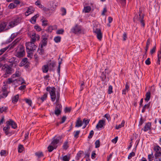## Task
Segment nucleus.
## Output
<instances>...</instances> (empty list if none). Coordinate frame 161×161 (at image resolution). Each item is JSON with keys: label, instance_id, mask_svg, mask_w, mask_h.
Wrapping results in <instances>:
<instances>
[{"label": "nucleus", "instance_id": "8", "mask_svg": "<svg viewBox=\"0 0 161 161\" xmlns=\"http://www.w3.org/2000/svg\"><path fill=\"white\" fill-rule=\"evenodd\" d=\"M15 81H16L18 83V81H21V84L25 83L24 80L21 78H18L15 80L13 79L12 78H8L7 82L8 83L10 84L11 83L14 82Z\"/></svg>", "mask_w": 161, "mask_h": 161}, {"label": "nucleus", "instance_id": "32", "mask_svg": "<svg viewBox=\"0 0 161 161\" xmlns=\"http://www.w3.org/2000/svg\"><path fill=\"white\" fill-rule=\"evenodd\" d=\"M27 50V56L28 58H31L33 56V53L32 52L34 51V50Z\"/></svg>", "mask_w": 161, "mask_h": 161}, {"label": "nucleus", "instance_id": "48", "mask_svg": "<svg viewBox=\"0 0 161 161\" xmlns=\"http://www.w3.org/2000/svg\"><path fill=\"white\" fill-rule=\"evenodd\" d=\"M7 109V108L5 107H0V113H2L3 112L6 111Z\"/></svg>", "mask_w": 161, "mask_h": 161}, {"label": "nucleus", "instance_id": "6", "mask_svg": "<svg viewBox=\"0 0 161 161\" xmlns=\"http://www.w3.org/2000/svg\"><path fill=\"white\" fill-rule=\"evenodd\" d=\"M72 32L75 33V34H83L84 31L81 29V28L78 26H76L75 27L72 29Z\"/></svg>", "mask_w": 161, "mask_h": 161}, {"label": "nucleus", "instance_id": "64", "mask_svg": "<svg viewBox=\"0 0 161 161\" xmlns=\"http://www.w3.org/2000/svg\"><path fill=\"white\" fill-rule=\"evenodd\" d=\"M104 117L106 118L108 121H109L110 119V117L109 115L108 114H106L104 115Z\"/></svg>", "mask_w": 161, "mask_h": 161}, {"label": "nucleus", "instance_id": "46", "mask_svg": "<svg viewBox=\"0 0 161 161\" xmlns=\"http://www.w3.org/2000/svg\"><path fill=\"white\" fill-rule=\"evenodd\" d=\"M26 103H27L30 106H31L32 104V102L31 100L27 98L25 99Z\"/></svg>", "mask_w": 161, "mask_h": 161}, {"label": "nucleus", "instance_id": "2", "mask_svg": "<svg viewBox=\"0 0 161 161\" xmlns=\"http://www.w3.org/2000/svg\"><path fill=\"white\" fill-rule=\"evenodd\" d=\"M22 18L19 17L13 18L12 21L9 22L8 26L10 28H13L19 24L21 21Z\"/></svg>", "mask_w": 161, "mask_h": 161}, {"label": "nucleus", "instance_id": "15", "mask_svg": "<svg viewBox=\"0 0 161 161\" xmlns=\"http://www.w3.org/2000/svg\"><path fill=\"white\" fill-rule=\"evenodd\" d=\"M152 124L151 122H148L146 123L143 128L142 130H143L144 132H146L151 129Z\"/></svg>", "mask_w": 161, "mask_h": 161}, {"label": "nucleus", "instance_id": "41", "mask_svg": "<svg viewBox=\"0 0 161 161\" xmlns=\"http://www.w3.org/2000/svg\"><path fill=\"white\" fill-rule=\"evenodd\" d=\"M18 152L19 153H21L23 151L24 149V147L23 146V145L21 144L19 145L18 147Z\"/></svg>", "mask_w": 161, "mask_h": 161}, {"label": "nucleus", "instance_id": "61", "mask_svg": "<svg viewBox=\"0 0 161 161\" xmlns=\"http://www.w3.org/2000/svg\"><path fill=\"white\" fill-rule=\"evenodd\" d=\"M64 32V30L63 29H61L58 30L57 31L56 33L58 34H62Z\"/></svg>", "mask_w": 161, "mask_h": 161}, {"label": "nucleus", "instance_id": "49", "mask_svg": "<svg viewBox=\"0 0 161 161\" xmlns=\"http://www.w3.org/2000/svg\"><path fill=\"white\" fill-rule=\"evenodd\" d=\"M50 9L53 11L54 10L56 7V6L55 5H53V2H52L50 3Z\"/></svg>", "mask_w": 161, "mask_h": 161}, {"label": "nucleus", "instance_id": "36", "mask_svg": "<svg viewBox=\"0 0 161 161\" xmlns=\"http://www.w3.org/2000/svg\"><path fill=\"white\" fill-rule=\"evenodd\" d=\"M42 25L43 26H46L48 25V21L46 19H42L41 20Z\"/></svg>", "mask_w": 161, "mask_h": 161}, {"label": "nucleus", "instance_id": "43", "mask_svg": "<svg viewBox=\"0 0 161 161\" xmlns=\"http://www.w3.org/2000/svg\"><path fill=\"white\" fill-rule=\"evenodd\" d=\"M69 157L66 155L63 156L61 159L63 161H69Z\"/></svg>", "mask_w": 161, "mask_h": 161}, {"label": "nucleus", "instance_id": "60", "mask_svg": "<svg viewBox=\"0 0 161 161\" xmlns=\"http://www.w3.org/2000/svg\"><path fill=\"white\" fill-rule=\"evenodd\" d=\"M156 50V47L155 46H154L152 49L150 51V53L151 54H153V53H154L155 52Z\"/></svg>", "mask_w": 161, "mask_h": 161}, {"label": "nucleus", "instance_id": "1", "mask_svg": "<svg viewBox=\"0 0 161 161\" xmlns=\"http://www.w3.org/2000/svg\"><path fill=\"white\" fill-rule=\"evenodd\" d=\"M25 54L24 47L22 45L19 46L16 51L15 56L18 58H21L23 57Z\"/></svg>", "mask_w": 161, "mask_h": 161}, {"label": "nucleus", "instance_id": "53", "mask_svg": "<svg viewBox=\"0 0 161 161\" xmlns=\"http://www.w3.org/2000/svg\"><path fill=\"white\" fill-rule=\"evenodd\" d=\"M135 153L134 152H132L130 153L128 156V158L129 159H130L132 158V157L134 156H135Z\"/></svg>", "mask_w": 161, "mask_h": 161}, {"label": "nucleus", "instance_id": "28", "mask_svg": "<svg viewBox=\"0 0 161 161\" xmlns=\"http://www.w3.org/2000/svg\"><path fill=\"white\" fill-rule=\"evenodd\" d=\"M5 135L8 136H10L14 133L13 131H11L10 130H3Z\"/></svg>", "mask_w": 161, "mask_h": 161}, {"label": "nucleus", "instance_id": "58", "mask_svg": "<svg viewBox=\"0 0 161 161\" xmlns=\"http://www.w3.org/2000/svg\"><path fill=\"white\" fill-rule=\"evenodd\" d=\"M53 28L52 26H49L47 30H46L47 32H52L53 30Z\"/></svg>", "mask_w": 161, "mask_h": 161}, {"label": "nucleus", "instance_id": "7", "mask_svg": "<svg viewBox=\"0 0 161 161\" xmlns=\"http://www.w3.org/2000/svg\"><path fill=\"white\" fill-rule=\"evenodd\" d=\"M61 140V138L59 136H55L52 139L51 144L56 148L57 147V144Z\"/></svg>", "mask_w": 161, "mask_h": 161}, {"label": "nucleus", "instance_id": "42", "mask_svg": "<svg viewBox=\"0 0 161 161\" xmlns=\"http://www.w3.org/2000/svg\"><path fill=\"white\" fill-rule=\"evenodd\" d=\"M68 147V142L67 141L64 142L63 146V148L64 149L66 150Z\"/></svg>", "mask_w": 161, "mask_h": 161}, {"label": "nucleus", "instance_id": "37", "mask_svg": "<svg viewBox=\"0 0 161 161\" xmlns=\"http://www.w3.org/2000/svg\"><path fill=\"white\" fill-rule=\"evenodd\" d=\"M125 121L124 120L122 121L121 123L119 125H116L115 127V128L116 129H118L119 128L123 127L125 125Z\"/></svg>", "mask_w": 161, "mask_h": 161}, {"label": "nucleus", "instance_id": "52", "mask_svg": "<svg viewBox=\"0 0 161 161\" xmlns=\"http://www.w3.org/2000/svg\"><path fill=\"white\" fill-rule=\"evenodd\" d=\"M35 4L36 5L38 6L39 8H42L43 7V6L41 3L39 1H37L35 3Z\"/></svg>", "mask_w": 161, "mask_h": 161}, {"label": "nucleus", "instance_id": "27", "mask_svg": "<svg viewBox=\"0 0 161 161\" xmlns=\"http://www.w3.org/2000/svg\"><path fill=\"white\" fill-rule=\"evenodd\" d=\"M19 98V95L17 94L12 98V102L13 103L15 104L17 102Z\"/></svg>", "mask_w": 161, "mask_h": 161}, {"label": "nucleus", "instance_id": "57", "mask_svg": "<svg viewBox=\"0 0 161 161\" xmlns=\"http://www.w3.org/2000/svg\"><path fill=\"white\" fill-rule=\"evenodd\" d=\"M82 154V152L80 151L77 154V156L76 157V159L77 160H79L80 159V158L81 156V154Z\"/></svg>", "mask_w": 161, "mask_h": 161}, {"label": "nucleus", "instance_id": "25", "mask_svg": "<svg viewBox=\"0 0 161 161\" xmlns=\"http://www.w3.org/2000/svg\"><path fill=\"white\" fill-rule=\"evenodd\" d=\"M39 16V15L38 14H37L32 17L30 20V21L32 24H35L36 23V19Z\"/></svg>", "mask_w": 161, "mask_h": 161}, {"label": "nucleus", "instance_id": "50", "mask_svg": "<svg viewBox=\"0 0 161 161\" xmlns=\"http://www.w3.org/2000/svg\"><path fill=\"white\" fill-rule=\"evenodd\" d=\"M112 90H113L112 86L111 85H110L108 87V94H111V93H112L113 92Z\"/></svg>", "mask_w": 161, "mask_h": 161}, {"label": "nucleus", "instance_id": "26", "mask_svg": "<svg viewBox=\"0 0 161 161\" xmlns=\"http://www.w3.org/2000/svg\"><path fill=\"white\" fill-rule=\"evenodd\" d=\"M42 70L43 72L46 73L49 70V67L48 64L42 66Z\"/></svg>", "mask_w": 161, "mask_h": 161}, {"label": "nucleus", "instance_id": "17", "mask_svg": "<svg viewBox=\"0 0 161 161\" xmlns=\"http://www.w3.org/2000/svg\"><path fill=\"white\" fill-rule=\"evenodd\" d=\"M34 10V9L32 7H29L25 13V15L26 16H27L29 14L33 13Z\"/></svg>", "mask_w": 161, "mask_h": 161}, {"label": "nucleus", "instance_id": "18", "mask_svg": "<svg viewBox=\"0 0 161 161\" xmlns=\"http://www.w3.org/2000/svg\"><path fill=\"white\" fill-rule=\"evenodd\" d=\"M4 69L7 74H10L12 73V68L9 65H5Z\"/></svg>", "mask_w": 161, "mask_h": 161}, {"label": "nucleus", "instance_id": "21", "mask_svg": "<svg viewBox=\"0 0 161 161\" xmlns=\"http://www.w3.org/2000/svg\"><path fill=\"white\" fill-rule=\"evenodd\" d=\"M8 122L10 123V125L11 126L12 128L15 129L17 127V124L12 119H10Z\"/></svg>", "mask_w": 161, "mask_h": 161}, {"label": "nucleus", "instance_id": "47", "mask_svg": "<svg viewBox=\"0 0 161 161\" xmlns=\"http://www.w3.org/2000/svg\"><path fill=\"white\" fill-rule=\"evenodd\" d=\"M95 148H97L100 146V142L99 140H97L95 143Z\"/></svg>", "mask_w": 161, "mask_h": 161}, {"label": "nucleus", "instance_id": "44", "mask_svg": "<svg viewBox=\"0 0 161 161\" xmlns=\"http://www.w3.org/2000/svg\"><path fill=\"white\" fill-rule=\"evenodd\" d=\"M16 7V5L14 3H10L8 6V8L9 9H13L15 8Z\"/></svg>", "mask_w": 161, "mask_h": 161}, {"label": "nucleus", "instance_id": "35", "mask_svg": "<svg viewBox=\"0 0 161 161\" xmlns=\"http://www.w3.org/2000/svg\"><path fill=\"white\" fill-rule=\"evenodd\" d=\"M16 58L15 57H12L8 59V62L12 63V65L14 64L15 63V62H16L15 61Z\"/></svg>", "mask_w": 161, "mask_h": 161}, {"label": "nucleus", "instance_id": "20", "mask_svg": "<svg viewBox=\"0 0 161 161\" xmlns=\"http://www.w3.org/2000/svg\"><path fill=\"white\" fill-rule=\"evenodd\" d=\"M47 93H46L44 94L41 97H39L37 98L38 101H41V103H42L45 100L47 99Z\"/></svg>", "mask_w": 161, "mask_h": 161}, {"label": "nucleus", "instance_id": "11", "mask_svg": "<svg viewBox=\"0 0 161 161\" xmlns=\"http://www.w3.org/2000/svg\"><path fill=\"white\" fill-rule=\"evenodd\" d=\"M7 23L5 22H2L0 23V32L6 31L10 28L7 27Z\"/></svg>", "mask_w": 161, "mask_h": 161}, {"label": "nucleus", "instance_id": "59", "mask_svg": "<svg viewBox=\"0 0 161 161\" xmlns=\"http://www.w3.org/2000/svg\"><path fill=\"white\" fill-rule=\"evenodd\" d=\"M34 28L38 31H40L41 30V27L38 25H36L34 27Z\"/></svg>", "mask_w": 161, "mask_h": 161}, {"label": "nucleus", "instance_id": "12", "mask_svg": "<svg viewBox=\"0 0 161 161\" xmlns=\"http://www.w3.org/2000/svg\"><path fill=\"white\" fill-rule=\"evenodd\" d=\"M105 124V120L102 119L99 121L96 126V128L97 129L101 128L104 126Z\"/></svg>", "mask_w": 161, "mask_h": 161}, {"label": "nucleus", "instance_id": "62", "mask_svg": "<svg viewBox=\"0 0 161 161\" xmlns=\"http://www.w3.org/2000/svg\"><path fill=\"white\" fill-rule=\"evenodd\" d=\"M94 131L93 130H92L90 131L89 134L88 136V138L89 139H90L92 138V136L94 134Z\"/></svg>", "mask_w": 161, "mask_h": 161}, {"label": "nucleus", "instance_id": "56", "mask_svg": "<svg viewBox=\"0 0 161 161\" xmlns=\"http://www.w3.org/2000/svg\"><path fill=\"white\" fill-rule=\"evenodd\" d=\"M100 77L101 79V80L102 81H104L106 78V76L105 74L104 73H102L101 74V76H100Z\"/></svg>", "mask_w": 161, "mask_h": 161}, {"label": "nucleus", "instance_id": "34", "mask_svg": "<svg viewBox=\"0 0 161 161\" xmlns=\"http://www.w3.org/2000/svg\"><path fill=\"white\" fill-rule=\"evenodd\" d=\"M151 94L150 92H147L146 94V98L145 100L147 102H148L150 99L151 97Z\"/></svg>", "mask_w": 161, "mask_h": 161}, {"label": "nucleus", "instance_id": "19", "mask_svg": "<svg viewBox=\"0 0 161 161\" xmlns=\"http://www.w3.org/2000/svg\"><path fill=\"white\" fill-rule=\"evenodd\" d=\"M82 122L80 118H78L76 123L75 127H79L82 126Z\"/></svg>", "mask_w": 161, "mask_h": 161}, {"label": "nucleus", "instance_id": "23", "mask_svg": "<svg viewBox=\"0 0 161 161\" xmlns=\"http://www.w3.org/2000/svg\"><path fill=\"white\" fill-rule=\"evenodd\" d=\"M161 60V47L160 50L158 52V60L157 61V64L160 65Z\"/></svg>", "mask_w": 161, "mask_h": 161}, {"label": "nucleus", "instance_id": "22", "mask_svg": "<svg viewBox=\"0 0 161 161\" xmlns=\"http://www.w3.org/2000/svg\"><path fill=\"white\" fill-rule=\"evenodd\" d=\"M42 36L43 40H46L48 39V33H46L45 31H43L42 32Z\"/></svg>", "mask_w": 161, "mask_h": 161}, {"label": "nucleus", "instance_id": "5", "mask_svg": "<svg viewBox=\"0 0 161 161\" xmlns=\"http://www.w3.org/2000/svg\"><path fill=\"white\" fill-rule=\"evenodd\" d=\"M17 42L16 41H14L11 45L1 49L0 50V55L3 53L8 48H9V49H11L14 47L16 45Z\"/></svg>", "mask_w": 161, "mask_h": 161}, {"label": "nucleus", "instance_id": "9", "mask_svg": "<svg viewBox=\"0 0 161 161\" xmlns=\"http://www.w3.org/2000/svg\"><path fill=\"white\" fill-rule=\"evenodd\" d=\"M62 109V105L60 104H58L55 108L54 113L57 115L58 116L61 114Z\"/></svg>", "mask_w": 161, "mask_h": 161}, {"label": "nucleus", "instance_id": "54", "mask_svg": "<svg viewBox=\"0 0 161 161\" xmlns=\"http://www.w3.org/2000/svg\"><path fill=\"white\" fill-rule=\"evenodd\" d=\"M20 75V73L19 71L16 72L15 74H13L12 76V78H14L16 77H19Z\"/></svg>", "mask_w": 161, "mask_h": 161}, {"label": "nucleus", "instance_id": "45", "mask_svg": "<svg viewBox=\"0 0 161 161\" xmlns=\"http://www.w3.org/2000/svg\"><path fill=\"white\" fill-rule=\"evenodd\" d=\"M18 35V33H17L12 34L10 36V39L12 40H13Z\"/></svg>", "mask_w": 161, "mask_h": 161}, {"label": "nucleus", "instance_id": "40", "mask_svg": "<svg viewBox=\"0 0 161 161\" xmlns=\"http://www.w3.org/2000/svg\"><path fill=\"white\" fill-rule=\"evenodd\" d=\"M80 133V130H76L74 132V137L77 139V138L79 137V134Z\"/></svg>", "mask_w": 161, "mask_h": 161}, {"label": "nucleus", "instance_id": "33", "mask_svg": "<svg viewBox=\"0 0 161 161\" xmlns=\"http://www.w3.org/2000/svg\"><path fill=\"white\" fill-rule=\"evenodd\" d=\"M150 106V103L145 104L142 107V112L144 113L146 109L148 108Z\"/></svg>", "mask_w": 161, "mask_h": 161}, {"label": "nucleus", "instance_id": "3", "mask_svg": "<svg viewBox=\"0 0 161 161\" xmlns=\"http://www.w3.org/2000/svg\"><path fill=\"white\" fill-rule=\"evenodd\" d=\"M46 90L49 92L51 100L53 102H54L56 99L55 91L56 89L54 87H47L46 88Z\"/></svg>", "mask_w": 161, "mask_h": 161}, {"label": "nucleus", "instance_id": "10", "mask_svg": "<svg viewBox=\"0 0 161 161\" xmlns=\"http://www.w3.org/2000/svg\"><path fill=\"white\" fill-rule=\"evenodd\" d=\"M8 93L5 87L3 88L2 92H0V99L4 98L8 95Z\"/></svg>", "mask_w": 161, "mask_h": 161}, {"label": "nucleus", "instance_id": "30", "mask_svg": "<svg viewBox=\"0 0 161 161\" xmlns=\"http://www.w3.org/2000/svg\"><path fill=\"white\" fill-rule=\"evenodd\" d=\"M27 58H24L23 59L20 63V66H22L25 65L27 62Z\"/></svg>", "mask_w": 161, "mask_h": 161}, {"label": "nucleus", "instance_id": "39", "mask_svg": "<svg viewBox=\"0 0 161 161\" xmlns=\"http://www.w3.org/2000/svg\"><path fill=\"white\" fill-rule=\"evenodd\" d=\"M35 154L39 158H40L41 157H43L44 156L43 153L41 152H36L35 153Z\"/></svg>", "mask_w": 161, "mask_h": 161}, {"label": "nucleus", "instance_id": "13", "mask_svg": "<svg viewBox=\"0 0 161 161\" xmlns=\"http://www.w3.org/2000/svg\"><path fill=\"white\" fill-rule=\"evenodd\" d=\"M154 150L156 151L154 155L155 157H159L161 155V147L157 146L154 147Z\"/></svg>", "mask_w": 161, "mask_h": 161}, {"label": "nucleus", "instance_id": "31", "mask_svg": "<svg viewBox=\"0 0 161 161\" xmlns=\"http://www.w3.org/2000/svg\"><path fill=\"white\" fill-rule=\"evenodd\" d=\"M91 10V8L90 6H87L84 7L83 10V12L85 13L89 12Z\"/></svg>", "mask_w": 161, "mask_h": 161}, {"label": "nucleus", "instance_id": "51", "mask_svg": "<svg viewBox=\"0 0 161 161\" xmlns=\"http://www.w3.org/2000/svg\"><path fill=\"white\" fill-rule=\"evenodd\" d=\"M153 156L152 153L151 154H149L148 156V158L149 161H152L153 159Z\"/></svg>", "mask_w": 161, "mask_h": 161}, {"label": "nucleus", "instance_id": "29", "mask_svg": "<svg viewBox=\"0 0 161 161\" xmlns=\"http://www.w3.org/2000/svg\"><path fill=\"white\" fill-rule=\"evenodd\" d=\"M56 147H55L54 146H53L51 144H50L48 146L47 148L48 151L49 152H52L54 149H56Z\"/></svg>", "mask_w": 161, "mask_h": 161}, {"label": "nucleus", "instance_id": "16", "mask_svg": "<svg viewBox=\"0 0 161 161\" xmlns=\"http://www.w3.org/2000/svg\"><path fill=\"white\" fill-rule=\"evenodd\" d=\"M30 35L31 40H39L40 39L39 35L36 34L34 32L31 33Z\"/></svg>", "mask_w": 161, "mask_h": 161}, {"label": "nucleus", "instance_id": "38", "mask_svg": "<svg viewBox=\"0 0 161 161\" xmlns=\"http://www.w3.org/2000/svg\"><path fill=\"white\" fill-rule=\"evenodd\" d=\"M6 125L3 128V130H10V123L7 121L6 123Z\"/></svg>", "mask_w": 161, "mask_h": 161}, {"label": "nucleus", "instance_id": "14", "mask_svg": "<svg viewBox=\"0 0 161 161\" xmlns=\"http://www.w3.org/2000/svg\"><path fill=\"white\" fill-rule=\"evenodd\" d=\"M141 12L139 11V17L138 19V20H139L141 23V25L143 27H144L145 25V24L143 20L144 16L143 14H141Z\"/></svg>", "mask_w": 161, "mask_h": 161}, {"label": "nucleus", "instance_id": "4", "mask_svg": "<svg viewBox=\"0 0 161 161\" xmlns=\"http://www.w3.org/2000/svg\"><path fill=\"white\" fill-rule=\"evenodd\" d=\"M36 41H31L30 42H26L25 46L26 50H35L37 47V46L35 44Z\"/></svg>", "mask_w": 161, "mask_h": 161}, {"label": "nucleus", "instance_id": "63", "mask_svg": "<svg viewBox=\"0 0 161 161\" xmlns=\"http://www.w3.org/2000/svg\"><path fill=\"white\" fill-rule=\"evenodd\" d=\"M61 11L62 12V15H64L66 14V10L64 8H62L61 9Z\"/></svg>", "mask_w": 161, "mask_h": 161}, {"label": "nucleus", "instance_id": "24", "mask_svg": "<svg viewBox=\"0 0 161 161\" xmlns=\"http://www.w3.org/2000/svg\"><path fill=\"white\" fill-rule=\"evenodd\" d=\"M95 33L97 34V39L99 40H101L102 37L101 31L97 29H96V31H95Z\"/></svg>", "mask_w": 161, "mask_h": 161}, {"label": "nucleus", "instance_id": "55", "mask_svg": "<svg viewBox=\"0 0 161 161\" xmlns=\"http://www.w3.org/2000/svg\"><path fill=\"white\" fill-rule=\"evenodd\" d=\"M6 151L2 150L0 152V155L2 156H6Z\"/></svg>", "mask_w": 161, "mask_h": 161}]
</instances>
